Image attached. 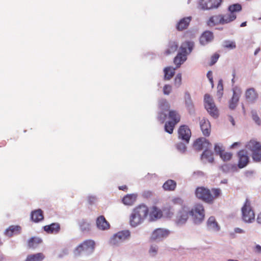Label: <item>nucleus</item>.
<instances>
[{"label": "nucleus", "instance_id": "1", "mask_svg": "<svg viewBox=\"0 0 261 261\" xmlns=\"http://www.w3.org/2000/svg\"><path fill=\"white\" fill-rule=\"evenodd\" d=\"M197 198L207 204H213L215 200L221 195L219 188H212L211 190L204 187H198L195 191Z\"/></svg>", "mask_w": 261, "mask_h": 261}, {"label": "nucleus", "instance_id": "2", "mask_svg": "<svg viewBox=\"0 0 261 261\" xmlns=\"http://www.w3.org/2000/svg\"><path fill=\"white\" fill-rule=\"evenodd\" d=\"M149 210L145 204H140L133 210L129 218V223L132 226L136 227L141 224L148 215Z\"/></svg>", "mask_w": 261, "mask_h": 261}, {"label": "nucleus", "instance_id": "3", "mask_svg": "<svg viewBox=\"0 0 261 261\" xmlns=\"http://www.w3.org/2000/svg\"><path fill=\"white\" fill-rule=\"evenodd\" d=\"M194 46V43L191 41H185L183 42L180 47V51L174 59V63L176 67H179L187 60V56L192 50Z\"/></svg>", "mask_w": 261, "mask_h": 261}, {"label": "nucleus", "instance_id": "4", "mask_svg": "<svg viewBox=\"0 0 261 261\" xmlns=\"http://www.w3.org/2000/svg\"><path fill=\"white\" fill-rule=\"evenodd\" d=\"M95 247V242L92 240H86L77 246L74 250L75 256H80L84 253L89 255L93 252Z\"/></svg>", "mask_w": 261, "mask_h": 261}, {"label": "nucleus", "instance_id": "5", "mask_svg": "<svg viewBox=\"0 0 261 261\" xmlns=\"http://www.w3.org/2000/svg\"><path fill=\"white\" fill-rule=\"evenodd\" d=\"M242 6L239 4L230 5L228 7V13L221 15V24L229 23L236 19V13L242 10Z\"/></svg>", "mask_w": 261, "mask_h": 261}, {"label": "nucleus", "instance_id": "6", "mask_svg": "<svg viewBox=\"0 0 261 261\" xmlns=\"http://www.w3.org/2000/svg\"><path fill=\"white\" fill-rule=\"evenodd\" d=\"M190 213L195 223H200L204 220L205 210L202 204L196 203L192 209L190 210Z\"/></svg>", "mask_w": 261, "mask_h": 261}, {"label": "nucleus", "instance_id": "7", "mask_svg": "<svg viewBox=\"0 0 261 261\" xmlns=\"http://www.w3.org/2000/svg\"><path fill=\"white\" fill-rule=\"evenodd\" d=\"M204 105L208 114L213 118L218 117L219 113L213 97L208 94H205L204 96Z\"/></svg>", "mask_w": 261, "mask_h": 261}, {"label": "nucleus", "instance_id": "8", "mask_svg": "<svg viewBox=\"0 0 261 261\" xmlns=\"http://www.w3.org/2000/svg\"><path fill=\"white\" fill-rule=\"evenodd\" d=\"M241 211L242 218L244 221L251 223L254 220L255 214L251 206L250 201L248 198L246 199Z\"/></svg>", "mask_w": 261, "mask_h": 261}, {"label": "nucleus", "instance_id": "9", "mask_svg": "<svg viewBox=\"0 0 261 261\" xmlns=\"http://www.w3.org/2000/svg\"><path fill=\"white\" fill-rule=\"evenodd\" d=\"M247 147L252 152V158L255 162L261 161V144L254 140L248 142Z\"/></svg>", "mask_w": 261, "mask_h": 261}, {"label": "nucleus", "instance_id": "10", "mask_svg": "<svg viewBox=\"0 0 261 261\" xmlns=\"http://www.w3.org/2000/svg\"><path fill=\"white\" fill-rule=\"evenodd\" d=\"M130 232L128 230L119 231L113 236L109 241V244L112 246H117L128 239Z\"/></svg>", "mask_w": 261, "mask_h": 261}, {"label": "nucleus", "instance_id": "11", "mask_svg": "<svg viewBox=\"0 0 261 261\" xmlns=\"http://www.w3.org/2000/svg\"><path fill=\"white\" fill-rule=\"evenodd\" d=\"M190 216V209L187 206H184L176 214L175 222L177 224H184L187 221Z\"/></svg>", "mask_w": 261, "mask_h": 261}, {"label": "nucleus", "instance_id": "12", "mask_svg": "<svg viewBox=\"0 0 261 261\" xmlns=\"http://www.w3.org/2000/svg\"><path fill=\"white\" fill-rule=\"evenodd\" d=\"M222 0H200L199 7L203 10L218 8L221 4Z\"/></svg>", "mask_w": 261, "mask_h": 261}, {"label": "nucleus", "instance_id": "13", "mask_svg": "<svg viewBox=\"0 0 261 261\" xmlns=\"http://www.w3.org/2000/svg\"><path fill=\"white\" fill-rule=\"evenodd\" d=\"M170 234V231L164 228H157L155 229L150 236L152 241H161L167 238Z\"/></svg>", "mask_w": 261, "mask_h": 261}, {"label": "nucleus", "instance_id": "14", "mask_svg": "<svg viewBox=\"0 0 261 261\" xmlns=\"http://www.w3.org/2000/svg\"><path fill=\"white\" fill-rule=\"evenodd\" d=\"M210 146L211 144L205 138H199L196 139L193 145L194 149L196 151H200L204 148L206 149Z\"/></svg>", "mask_w": 261, "mask_h": 261}, {"label": "nucleus", "instance_id": "15", "mask_svg": "<svg viewBox=\"0 0 261 261\" xmlns=\"http://www.w3.org/2000/svg\"><path fill=\"white\" fill-rule=\"evenodd\" d=\"M178 138L188 143L191 136V132L190 128L186 125H181L179 127L178 130Z\"/></svg>", "mask_w": 261, "mask_h": 261}, {"label": "nucleus", "instance_id": "16", "mask_svg": "<svg viewBox=\"0 0 261 261\" xmlns=\"http://www.w3.org/2000/svg\"><path fill=\"white\" fill-rule=\"evenodd\" d=\"M239 162L238 166L239 168L246 166L249 163V156L246 151L242 150L238 152Z\"/></svg>", "mask_w": 261, "mask_h": 261}, {"label": "nucleus", "instance_id": "17", "mask_svg": "<svg viewBox=\"0 0 261 261\" xmlns=\"http://www.w3.org/2000/svg\"><path fill=\"white\" fill-rule=\"evenodd\" d=\"M148 214L151 221H155L162 217L163 212L162 210L157 206H153L150 207Z\"/></svg>", "mask_w": 261, "mask_h": 261}, {"label": "nucleus", "instance_id": "18", "mask_svg": "<svg viewBox=\"0 0 261 261\" xmlns=\"http://www.w3.org/2000/svg\"><path fill=\"white\" fill-rule=\"evenodd\" d=\"M200 125L203 135L205 137H208L211 132V126L208 120L202 119L200 122Z\"/></svg>", "mask_w": 261, "mask_h": 261}, {"label": "nucleus", "instance_id": "19", "mask_svg": "<svg viewBox=\"0 0 261 261\" xmlns=\"http://www.w3.org/2000/svg\"><path fill=\"white\" fill-rule=\"evenodd\" d=\"M96 223L97 228L102 230H108L110 227V224L103 216H99L96 219Z\"/></svg>", "mask_w": 261, "mask_h": 261}, {"label": "nucleus", "instance_id": "20", "mask_svg": "<svg viewBox=\"0 0 261 261\" xmlns=\"http://www.w3.org/2000/svg\"><path fill=\"white\" fill-rule=\"evenodd\" d=\"M192 20V17L189 16L181 19L176 24V28L179 31L186 30L189 27Z\"/></svg>", "mask_w": 261, "mask_h": 261}, {"label": "nucleus", "instance_id": "21", "mask_svg": "<svg viewBox=\"0 0 261 261\" xmlns=\"http://www.w3.org/2000/svg\"><path fill=\"white\" fill-rule=\"evenodd\" d=\"M258 93L254 88H250L245 92V97L246 100L250 102H254L258 98Z\"/></svg>", "mask_w": 261, "mask_h": 261}, {"label": "nucleus", "instance_id": "22", "mask_svg": "<svg viewBox=\"0 0 261 261\" xmlns=\"http://www.w3.org/2000/svg\"><path fill=\"white\" fill-rule=\"evenodd\" d=\"M44 230L47 233L57 234L60 231V225L58 223H53L43 227Z\"/></svg>", "mask_w": 261, "mask_h": 261}, {"label": "nucleus", "instance_id": "23", "mask_svg": "<svg viewBox=\"0 0 261 261\" xmlns=\"http://www.w3.org/2000/svg\"><path fill=\"white\" fill-rule=\"evenodd\" d=\"M201 159L205 163H213L214 159L213 152L207 149H205L201 154Z\"/></svg>", "mask_w": 261, "mask_h": 261}, {"label": "nucleus", "instance_id": "24", "mask_svg": "<svg viewBox=\"0 0 261 261\" xmlns=\"http://www.w3.org/2000/svg\"><path fill=\"white\" fill-rule=\"evenodd\" d=\"M21 229V227L19 226L11 225L5 230V234L7 236L12 237L14 234L20 233Z\"/></svg>", "mask_w": 261, "mask_h": 261}, {"label": "nucleus", "instance_id": "25", "mask_svg": "<svg viewBox=\"0 0 261 261\" xmlns=\"http://www.w3.org/2000/svg\"><path fill=\"white\" fill-rule=\"evenodd\" d=\"M213 39V34L210 31L204 32L200 38V42L202 45H205L211 42Z\"/></svg>", "mask_w": 261, "mask_h": 261}, {"label": "nucleus", "instance_id": "26", "mask_svg": "<svg viewBox=\"0 0 261 261\" xmlns=\"http://www.w3.org/2000/svg\"><path fill=\"white\" fill-rule=\"evenodd\" d=\"M43 218V212L40 209L35 210L31 213V219L34 222H39L42 221Z\"/></svg>", "mask_w": 261, "mask_h": 261}, {"label": "nucleus", "instance_id": "27", "mask_svg": "<svg viewBox=\"0 0 261 261\" xmlns=\"http://www.w3.org/2000/svg\"><path fill=\"white\" fill-rule=\"evenodd\" d=\"M137 195L136 194H127L122 199V202L125 205H132L136 201Z\"/></svg>", "mask_w": 261, "mask_h": 261}, {"label": "nucleus", "instance_id": "28", "mask_svg": "<svg viewBox=\"0 0 261 261\" xmlns=\"http://www.w3.org/2000/svg\"><path fill=\"white\" fill-rule=\"evenodd\" d=\"M45 258V255L40 252L28 255L25 261H42Z\"/></svg>", "mask_w": 261, "mask_h": 261}, {"label": "nucleus", "instance_id": "29", "mask_svg": "<svg viewBox=\"0 0 261 261\" xmlns=\"http://www.w3.org/2000/svg\"><path fill=\"white\" fill-rule=\"evenodd\" d=\"M221 14L214 15L210 18L207 21V25L210 27H213L218 24H221Z\"/></svg>", "mask_w": 261, "mask_h": 261}, {"label": "nucleus", "instance_id": "30", "mask_svg": "<svg viewBox=\"0 0 261 261\" xmlns=\"http://www.w3.org/2000/svg\"><path fill=\"white\" fill-rule=\"evenodd\" d=\"M42 242L41 239L39 237H32L30 238L28 241V245L30 248H36L39 244Z\"/></svg>", "mask_w": 261, "mask_h": 261}, {"label": "nucleus", "instance_id": "31", "mask_svg": "<svg viewBox=\"0 0 261 261\" xmlns=\"http://www.w3.org/2000/svg\"><path fill=\"white\" fill-rule=\"evenodd\" d=\"M176 187V181L172 179L167 180L163 185V188L165 191H174Z\"/></svg>", "mask_w": 261, "mask_h": 261}, {"label": "nucleus", "instance_id": "32", "mask_svg": "<svg viewBox=\"0 0 261 261\" xmlns=\"http://www.w3.org/2000/svg\"><path fill=\"white\" fill-rule=\"evenodd\" d=\"M178 48V44L175 41H170L168 44V48L165 51L166 55H169L175 53Z\"/></svg>", "mask_w": 261, "mask_h": 261}, {"label": "nucleus", "instance_id": "33", "mask_svg": "<svg viewBox=\"0 0 261 261\" xmlns=\"http://www.w3.org/2000/svg\"><path fill=\"white\" fill-rule=\"evenodd\" d=\"M168 117L171 120V122L175 124L178 123L180 120V115L175 110H171L169 111Z\"/></svg>", "mask_w": 261, "mask_h": 261}, {"label": "nucleus", "instance_id": "34", "mask_svg": "<svg viewBox=\"0 0 261 261\" xmlns=\"http://www.w3.org/2000/svg\"><path fill=\"white\" fill-rule=\"evenodd\" d=\"M208 227L214 230H218L219 229V226L214 217L211 216L209 218L207 221Z\"/></svg>", "mask_w": 261, "mask_h": 261}, {"label": "nucleus", "instance_id": "35", "mask_svg": "<svg viewBox=\"0 0 261 261\" xmlns=\"http://www.w3.org/2000/svg\"><path fill=\"white\" fill-rule=\"evenodd\" d=\"M175 68L171 67H166L164 70V79L166 80H170L175 73Z\"/></svg>", "mask_w": 261, "mask_h": 261}, {"label": "nucleus", "instance_id": "36", "mask_svg": "<svg viewBox=\"0 0 261 261\" xmlns=\"http://www.w3.org/2000/svg\"><path fill=\"white\" fill-rule=\"evenodd\" d=\"M79 224L81 231L83 232H88L91 229L90 224L87 220H82L80 221Z\"/></svg>", "mask_w": 261, "mask_h": 261}, {"label": "nucleus", "instance_id": "37", "mask_svg": "<svg viewBox=\"0 0 261 261\" xmlns=\"http://www.w3.org/2000/svg\"><path fill=\"white\" fill-rule=\"evenodd\" d=\"M239 97L238 95L234 92L233 96L229 102V108L231 109H234L239 101Z\"/></svg>", "mask_w": 261, "mask_h": 261}, {"label": "nucleus", "instance_id": "38", "mask_svg": "<svg viewBox=\"0 0 261 261\" xmlns=\"http://www.w3.org/2000/svg\"><path fill=\"white\" fill-rule=\"evenodd\" d=\"M176 124L175 123H173L170 121L167 122L165 125V131L170 134H172Z\"/></svg>", "mask_w": 261, "mask_h": 261}, {"label": "nucleus", "instance_id": "39", "mask_svg": "<svg viewBox=\"0 0 261 261\" xmlns=\"http://www.w3.org/2000/svg\"><path fill=\"white\" fill-rule=\"evenodd\" d=\"M223 170L225 172L235 171L237 169L236 165L224 164L222 166Z\"/></svg>", "mask_w": 261, "mask_h": 261}, {"label": "nucleus", "instance_id": "40", "mask_svg": "<svg viewBox=\"0 0 261 261\" xmlns=\"http://www.w3.org/2000/svg\"><path fill=\"white\" fill-rule=\"evenodd\" d=\"M232 156V154L231 153L224 151L220 155L221 159L224 162L229 161L231 159Z\"/></svg>", "mask_w": 261, "mask_h": 261}, {"label": "nucleus", "instance_id": "41", "mask_svg": "<svg viewBox=\"0 0 261 261\" xmlns=\"http://www.w3.org/2000/svg\"><path fill=\"white\" fill-rule=\"evenodd\" d=\"M181 81H182V78H181V74L180 73H178L174 81V86L177 88H178L181 85Z\"/></svg>", "mask_w": 261, "mask_h": 261}, {"label": "nucleus", "instance_id": "42", "mask_svg": "<svg viewBox=\"0 0 261 261\" xmlns=\"http://www.w3.org/2000/svg\"><path fill=\"white\" fill-rule=\"evenodd\" d=\"M185 102L187 106L189 108L192 106V102L190 94L188 92H186L185 94Z\"/></svg>", "mask_w": 261, "mask_h": 261}, {"label": "nucleus", "instance_id": "43", "mask_svg": "<svg viewBox=\"0 0 261 261\" xmlns=\"http://www.w3.org/2000/svg\"><path fill=\"white\" fill-rule=\"evenodd\" d=\"M214 150L215 152L219 155L224 151L222 145L220 144H216L215 145Z\"/></svg>", "mask_w": 261, "mask_h": 261}, {"label": "nucleus", "instance_id": "44", "mask_svg": "<svg viewBox=\"0 0 261 261\" xmlns=\"http://www.w3.org/2000/svg\"><path fill=\"white\" fill-rule=\"evenodd\" d=\"M224 46L226 48L233 49L236 48V45L234 42L226 41L224 42Z\"/></svg>", "mask_w": 261, "mask_h": 261}, {"label": "nucleus", "instance_id": "45", "mask_svg": "<svg viewBox=\"0 0 261 261\" xmlns=\"http://www.w3.org/2000/svg\"><path fill=\"white\" fill-rule=\"evenodd\" d=\"M163 90L165 95H169L172 91V87L170 85H165L163 87Z\"/></svg>", "mask_w": 261, "mask_h": 261}, {"label": "nucleus", "instance_id": "46", "mask_svg": "<svg viewBox=\"0 0 261 261\" xmlns=\"http://www.w3.org/2000/svg\"><path fill=\"white\" fill-rule=\"evenodd\" d=\"M171 202L173 204L182 205L183 200L180 197H175L172 199Z\"/></svg>", "mask_w": 261, "mask_h": 261}, {"label": "nucleus", "instance_id": "47", "mask_svg": "<svg viewBox=\"0 0 261 261\" xmlns=\"http://www.w3.org/2000/svg\"><path fill=\"white\" fill-rule=\"evenodd\" d=\"M177 149L181 152H184L186 150V146L182 143H178L176 144Z\"/></svg>", "mask_w": 261, "mask_h": 261}, {"label": "nucleus", "instance_id": "48", "mask_svg": "<svg viewBox=\"0 0 261 261\" xmlns=\"http://www.w3.org/2000/svg\"><path fill=\"white\" fill-rule=\"evenodd\" d=\"M219 58V55L217 54H215L213 56H212L211 58V62L210 63V65L212 66L215 64L218 61Z\"/></svg>", "mask_w": 261, "mask_h": 261}, {"label": "nucleus", "instance_id": "49", "mask_svg": "<svg viewBox=\"0 0 261 261\" xmlns=\"http://www.w3.org/2000/svg\"><path fill=\"white\" fill-rule=\"evenodd\" d=\"M158 251V247L156 246H151L149 249V253L155 254Z\"/></svg>", "mask_w": 261, "mask_h": 261}, {"label": "nucleus", "instance_id": "50", "mask_svg": "<svg viewBox=\"0 0 261 261\" xmlns=\"http://www.w3.org/2000/svg\"><path fill=\"white\" fill-rule=\"evenodd\" d=\"M253 119L254 120V121L256 122V124L258 125H260L261 123V121L258 117V116L257 115H253Z\"/></svg>", "mask_w": 261, "mask_h": 261}, {"label": "nucleus", "instance_id": "51", "mask_svg": "<svg viewBox=\"0 0 261 261\" xmlns=\"http://www.w3.org/2000/svg\"><path fill=\"white\" fill-rule=\"evenodd\" d=\"M207 77L212 84L213 83L212 72L209 71L207 73Z\"/></svg>", "mask_w": 261, "mask_h": 261}, {"label": "nucleus", "instance_id": "52", "mask_svg": "<svg viewBox=\"0 0 261 261\" xmlns=\"http://www.w3.org/2000/svg\"><path fill=\"white\" fill-rule=\"evenodd\" d=\"M217 88L219 90H221L222 91L223 90V84H222V83L221 81H219L218 84V86H217Z\"/></svg>", "mask_w": 261, "mask_h": 261}, {"label": "nucleus", "instance_id": "53", "mask_svg": "<svg viewBox=\"0 0 261 261\" xmlns=\"http://www.w3.org/2000/svg\"><path fill=\"white\" fill-rule=\"evenodd\" d=\"M256 221L258 223L261 224V213L257 215Z\"/></svg>", "mask_w": 261, "mask_h": 261}, {"label": "nucleus", "instance_id": "54", "mask_svg": "<svg viewBox=\"0 0 261 261\" xmlns=\"http://www.w3.org/2000/svg\"><path fill=\"white\" fill-rule=\"evenodd\" d=\"M119 189L122 191H126L127 190V187L126 186L124 185L119 187Z\"/></svg>", "mask_w": 261, "mask_h": 261}, {"label": "nucleus", "instance_id": "55", "mask_svg": "<svg viewBox=\"0 0 261 261\" xmlns=\"http://www.w3.org/2000/svg\"><path fill=\"white\" fill-rule=\"evenodd\" d=\"M255 250L257 252H261V246L259 245H256L255 246Z\"/></svg>", "mask_w": 261, "mask_h": 261}, {"label": "nucleus", "instance_id": "56", "mask_svg": "<svg viewBox=\"0 0 261 261\" xmlns=\"http://www.w3.org/2000/svg\"><path fill=\"white\" fill-rule=\"evenodd\" d=\"M240 143L239 142H235L234 143H233L231 146H230V148H234V147H236V146H238L240 145Z\"/></svg>", "mask_w": 261, "mask_h": 261}, {"label": "nucleus", "instance_id": "57", "mask_svg": "<svg viewBox=\"0 0 261 261\" xmlns=\"http://www.w3.org/2000/svg\"><path fill=\"white\" fill-rule=\"evenodd\" d=\"M234 231L236 233H243V232H244V231L242 229H240L239 228H236L235 230H234Z\"/></svg>", "mask_w": 261, "mask_h": 261}, {"label": "nucleus", "instance_id": "58", "mask_svg": "<svg viewBox=\"0 0 261 261\" xmlns=\"http://www.w3.org/2000/svg\"><path fill=\"white\" fill-rule=\"evenodd\" d=\"M162 114H161V115L159 116V119L160 120H162V122H164V121L165 118V117H166V115H164V116H163V117L162 118Z\"/></svg>", "mask_w": 261, "mask_h": 261}, {"label": "nucleus", "instance_id": "59", "mask_svg": "<svg viewBox=\"0 0 261 261\" xmlns=\"http://www.w3.org/2000/svg\"><path fill=\"white\" fill-rule=\"evenodd\" d=\"M259 51H260V48H257L254 52V55H256Z\"/></svg>", "mask_w": 261, "mask_h": 261}, {"label": "nucleus", "instance_id": "60", "mask_svg": "<svg viewBox=\"0 0 261 261\" xmlns=\"http://www.w3.org/2000/svg\"><path fill=\"white\" fill-rule=\"evenodd\" d=\"M246 25V22H242L241 24V27H243Z\"/></svg>", "mask_w": 261, "mask_h": 261}, {"label": "nucleus", "instance_id": "61", "mask_svg": "<svg viewBox=\"0 0 261 261\" xmlns=\"http://www.w3.org/2000/svg\"><path fill=\"white\" fill-rule=\"evenodd\" d=\"M231 121L232 122V124L234 125V121L233 120V119L232 118H231Z\"/></svg>", "mask_w": 261, "mask_h": 261}, {"label": "nucleus", "instance_id": "62", "mask_svg": "<svg viewBox=\"0 0 261 261\" xmlns=\"http://www.w3.org/2000/svg\"><path fill=\"white\" fill-rule=\"evenodd\" d=\"M5 145H6V142H4V143H3V145H4V146H5Z\"/></svg>", "mask_w": 261, "mask_h": 261}, {"label": "nucleus", "instance_id": "63", "mask_svg": "<svg viewBox=\"0 0 261 261\" xmlns=\"http://www.w3.org/2000/svg\"><path fill=\"white\" fill-rule=\"evenodd\" d=\"M260 19H261V18Z\"/></svg>", "mask_w": 261, "mask_h": 261}]
</instances>
